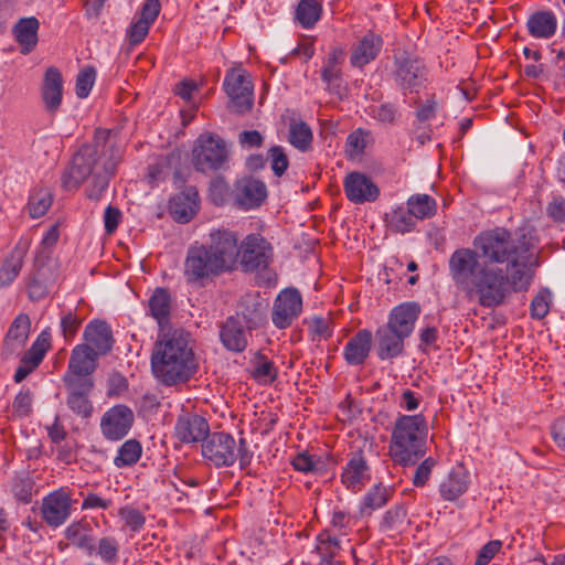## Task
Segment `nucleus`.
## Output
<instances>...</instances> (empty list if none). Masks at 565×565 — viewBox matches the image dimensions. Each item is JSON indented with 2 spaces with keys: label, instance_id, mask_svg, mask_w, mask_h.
Instances as JSON below:
<instances>
[{
  "label": "nucleus",
  "instance_id": "obj_21",
  "mask_svg": "<svg viewBox=\"0 0 565 565\" xmlns=\"http://www.w3.org/2000/svg\"><path fill=\"white\" fill-rule=\"evenodd\" d=\"M209 423L198 414L179 416L174 427L177 438L184 444L202 441L209 436Z\"/></svg>",
  "mask_w": 565,
  "mask_h": 565
},
{
  "label": "nucleus",
  "instance_id": "obj_10",
  "mask_svg": "<svg viewBox=\"0 0 565 565\" xmlns=\"http://www.w3.org/2000/svg\"><path fill=\"white\" fill-rule=\"evenodd\" d=\"M237 242V236L228 230L218 228L209 234L206 247L225 271L233 269L237 262L239 254Z\"/></svg>",
  "mask_w": 565,
  "mask_h": 565
},
{
  "label": "nucleus",
  "instance_id": "obj_22",
  "mask_svg": "<svg viewBox=\"0 0 565 565\" xmlns=\"http://www.w3.org/2000/svg\"><path fill=\"white\" fill-rule=\"evenodd\" d=\"M426 68L418 58H405L397 62L395 81L404 89L415 92L426 82Z\"/></svg>",
  "mask_w": 565,
  "mask_h": 565
},
{
  "label": "nucleus",
  "instance_id": "obj_58",
  "mask_svg": "<svg viewBox=\"0 0 565 565\" xmlns=\"http://www.w3.org/2000/svg\"><path fill=\"white\" fill-rule=\"evenodd\" d=\"M82 320L73 312H67L61 318V331L66 341L72 340L76 334Z\"/></svg>",
  "mask_w": 565,
  "mask_h": 565
},
{
  "label": "nucleus",
  "instance_id": "obj_48",
  "mask_svg": "<svg viewBox=\"0 0 565 565\" xmlns=\"http://www.w3.org/2000/svg\"><path fill=\"white\" fill-rule=\"evenodd\" d=\"M291 466L295 470L303 473L322 472L324 470V461L308 451L297 454L291 460Z\"/></svg>",
  "mask_w": 565,
  "mask_h": 565
},
{
  "label": "nucleus",
  "instance_id": "obj_39",
  "mask_svg": "<svg viewBox=\"0 0 565 565\" xmlns=\"http://www.w3.org/2000/svg\"><path fill=\"white\" fill-rule=\"evenodd\" d=\"M70 394L67 396L68 407L81 417H89L93 411V405L88 399V394L93 387H86L84 385H66Z\"/></svg>",
  "mask_w": 565,
  "mask_h": 565
},
{
  "label": "nucleus",
  "instance_id": "obj_31",
  "mask_svg": "<svg viewBox=\"0 0 565 565\" xmlns=\"http://www.w3.org/2000/svg\"><path fill=\"white\" fill-rule=\"evenodd\" d=\"M377 335V354L381 360L392 359L402 354L405 337L392 331L388 327L381 328Z\"/></svg>",
  "mask_w": 565,
  "mask_h": 565
},
{
  "label": "nucleus",
  "instance_id": "obj_25",
  "mask_svg": "<svg viewBox=\"0 0 565 565\" xmlns=\"http://www.w3.org/2000/svg\"><path fill=\"white\" fill-rule=\"evenodd\" d=\"M199 193L194 188H188L174 195L170 201V213L180 223L189 222L198 212Z\"/></svg>",
  "mask_w": 565,
  "mask_h": 565
},
{
  "label": "nucleus",
  "instance_id": "obj_29",
  "mask_svg": "<svg viewBox=\"0 0 565 565\" xmlns=\"http://www.w3.org/2000/svg\"><path fill=\"white\" fill-rule=\"evenodd\" d=\"M40 22L34 17L20 19L12 29L15 41L21 46V53L26 55L31 53L39 41L38 31Z\"/></svg>",
  "mask_w": 565,
  "mask_h": 565
},
{
  "label": "nucleus",
  "instance_id": "obj_11",
  "mask_svg": "<svg viewBox=\"0 0 565 565\" xmlns=\"http://www.w3.org/2000/svg\"><path fill=\"white\" fill-rule=\"evenodd\" d=\"M302 312V297L296 288L282 289L274 300L271 321L278 329H286Z\"/></svg>",
  "mask_w": 565,
  "mask_h": 565
},
{
  "label": "nucleus",
  "instance_id": "obj_60",
  "mask_svg": "<svg viewBox=\"0 0 565 565\" xmlns=\"http://www.w3.org/2000/svg\"><path fill=\"white\" fill-rule=\"evenodd\" d=\"M502 542L493 540L484 544L479 551L475 565H488L490 561L499 553Z\"/></svg>",
  "mask_w": 565,
  "mask_h": 565
},
{
  "label": "nucleus",
  "instance_id": "obj_64",
  "mask_svg": "<svg viewBox=\"0 0 565 565\" xmlns=\"http://www.w3.org/2000/svg\"><path fill=\"white\" fill-rule=\"evenodd\" d=\"M263 136L257 130H245L238 135V142L243 148H259L263 145Z\"/></svg>",
  "mask_w": 565,
  "mask_h": 565
},
{
  "label": "nucleus",
  "instance_id": "obj_42",
  "mask_svg": "<svg viewBox=\"0 0 565 565\" xmlns=\"http://www.w3.org/2000/svg\"><path fill=\"white\" fill-rule=\"evenodd\" d=\"M52 193L46 188L34 189L28 202V211L32 218H39L46 214L52 205Z\"/></svg>",
  "mask_w": 565,
  "mask_h": 565
},
{
  "label": "nucleus",
  "instance_id": "obj_17",
  "mask_svg": "<svg viewBox=\"0 0 565 565\" xmlns=\"http://www.w3.org/2000/svg\"><path fill=\"white\" fill-rule=\"evenodd\" d=\"M161 10L159 0H147L127 30L126 38L130 45L140 44L149 33Z\"/></svg>",
  "mask_w": 565,
  "mask_h": 565
},
{
  "label": "nucleus",
  "instance_id": "obj_1",
  "mask_svg": "<svg viewBox=\"0 0 565 565\" xmlns=\"http://www.w3.org/2000/svg\"><path fill=\"white\" fill-rule=\"evenodd\" d=\"M535 244V231L527 224L514 233L504 227L480 232L475 249L459 248L450 255L449 275L467 297H477L482 307H498L512 292L530 287Z\"/></svg>",
  "mask_w": 565,
  "mask_h": 565
},
{
  "label": "nucleus",
  "instance_id": "obj_30",
  "mask_svg": "<svg viewBox=\"0 0 565 565\" xmlns=\"http://www.w3.org/2000/svg\"><path fill=\"white\" fill-rule=\"evenodd\" d=\"M29 241H20L12 253L7 257L0 267V287L4 288L10 286L21 271L23 259L26 249L29 248Z\"/></svg>",
  "mask_w": 565,
  "mask_h": 565
},
{
  "label": "nucleus",
  "instance_id": "obj_5",
  "mask_svg": "<svg viewBox=\"0 0 565 565\" xmlns=\"http://www.w3.org/2000/svg\"><path fill=\"white\" fill-rule=\"evenodd\" d=\"M202 455L215 467H230L239 459L242 467L249 465L252 452L248 450L244 438L236 445L234 437L227 433H213L206 437L202 445Z\"/></svg>",
  "mask_w": 565,
  "mask_h": 565
},
{
  "label": "nucleus",
  "instance_id": "obj_45",
  "mask_svg": "<svg viewBox=\"0 0 565 565\" xmlns=\"http://www.w3.org/2000/svg\"><path fill=\"white\" fill-rule=\"evenodd\" d=\"M141 454L140 443L129 439L119 447L117 456L114 458V465L117 468L132 466L140 459Z\"/></svg>",
  "mask_w": 565,
  "mask_h": 565
},
{
  "label": "nucleus",
  "instance_id": "obj_35",
  "mask_svg": "<svg viewBox=\"0 0 565 565\" xmlns=\"http://www.w3.org/2000/svg\"><path fill=\"white\" fill-rule=\"evenodd\" d=\"M31 331V320L28 315L20 313L12 321L7 335L6 343L12 350L21 349L25 345Z\"/></svg>",
  "mask_w": 565,
  "mask_h": 565
},
{
  "label": "nucleus",
  "instance_id": "obj_4",
  "mask_svg": "<svg viewBox=\"0 0 565 565\" xmlns=\"http://www.w3.org/2000/svg\"><path fill=\"white\" fill-rule=\"evenodd\" d=\"M427 422L423 415H401L397 417L390 444V456L403 467L415 465L425 454Z\"/></svg>",
  "mask_w": 565,
  "mask_h": 565
},
{
  "label": "nucleus",
  "instance_id": "obj_27",
  "mask_svg": "<svg viewBox=\"0 0 565 565\" xmlns=\"http://www.w3.org/2000/svg\"><path fill=\"white\" fill-rule=\"evenodd\" d=\"M63 98V78L61 72L55 67L46 70L42 85V99L46 110L55 113Z\"/></svg>",
  "mask_w": 565,
  "mask_h": 565
},
{
  "label": "nucleus",
  "instance_id": "obj_19",
  "mask_svg": "<svg viewBox=\"0 0 565 565\" xmlns=\"http://www.w3.org/2000/svg\"><path fill=\"white\" fill-rule=\"evenodd\" d=\"M344 192L349 201L355 204L373 202L380 195L377 185L365 174L349 173L344 179Z\"/></svg>",
  "mask_w": 565,
  "mask_h": 565
},
{
  "label": "nucleus",
  "instance_id": "obj_56",
  "mask_svg": "<svg viewBox=\"0 0 565 565\" xmlns=\"http://www.w3.org/2000/svg\"><path fill=\"white\" fill-rule=\"evenodd\" d=\"M552 296L547 290H541L531 301V316L535 319L544 318L550 311Z\"/></svg>",
  "mask_w": 565,
  "mask_h": 565
},
{
  "label": "nucleus",
  "instance_id": "obj_38",
  "mask_svg": "<svg viewBox=\"0 0 565 565\" xmlns=\"http://www.w3.org/2000/svg\"><path fill=\"white\" fill-rule=\"evenodd\" d=\"M385 222L387 227L396 233L405 234L414 231L417 221L411 213L408 206H397L386 213Z\"/></svg>",
  "mask_w": 565,
  "mask_h": 565
},
{
  "label": "nucleus",
  "instance_id": "obj_36",
  "mask_svg": "<svg viewBox=\"0 0 565 565\" xmlns=\"http://www.w3.org/2000/svg\"><path fill=\"white\" fill-rule=\"evenodd\" d=\"M52 345L51 328L43 329L36 337L31 348L22 356V361L33 367L34 370L43 361L45 354Z\"/></svg>",
  "mask_w": 565,
  "mask_h": 565
},
{
  "label": "nucleus",
  "instance_id": "obj_2",
  "mask_svg": "<svg viewBox=\"0 0 565 565\" xmlns=\"http://www.w3.org/2000/svg\"><path fill=\"white\" fill-rule=\"evenodd\" d=\"M121 157L122 149L110 139V131L97 129L93 143L83 146L73 157L71 167L63 174V186L73 190L89 181L88 198L98 199L107 189Z\"/></svg>",
  "mask_w": 565,
  "mask_h": 565
},
{
  "label": "nucleus",
  "instance_id": "obj_16",
  "mask_svg": "<svg viewBox=\"0 0 565 565\" xmlns=\"http://www.w3.org/2000/svg\"><path fill=\"white\" fill-rule=\"evenodd\" d=\"M371 479V467L361 452H356L350 457L340 473L341 484L352 493L362 491Z\"/></svg>",
  "mask_w": 565,
  "mask_h": 565
},
{
  "label": "nucleus",
  "instance_id": "obj_13",
  "mask_svg": "<svg viewBox=\"0 0 565 565\" xmlns=\"http://www.w3.org/2000/svg\"><path fill=\"white\" fill-rule=\"evenodd\" d=\"M238 257L246 270L265 268L271 260L269 243L259 234L247 235L238 246Z\"/></svg>",
  "mask_w": 565,
  "mask_h": 565
},
{
  "label": "nucleus",
  "instance_id": "obj_49",
  "mask_svg": "<svg viewBox=\"0 0 565 565\" xmlns=\"http://www.w3.org/2000/svg\"><path fill=\"white\" fill-rule=\"evenodd\" d=\"M96 81V71L94 67L86 66L79 71L76 77L75 92L78 98H86Z\"/></svg>",
  "mask_w": 565,
  "mask_h": 565
},
{
  "label": "nucleus",
  "instance_id": "obj_12",
  "mask_svg": "<svg viewBox=\"0 0 565 565\" xmlns=\"http://www.w3.org/2000/svg\"><path fill=\"white\" fill-rule=\"evenodd\" d=\"M257 326L253 319L245 315L237 313L227 318L220 331V339L223 345L233 352H243L248 345L249 331Z\"/></svg>",
  "mask_w": 565,
  "mask_h": 565
},
{
  "label": "nucleus",
  "instance_id": "obj_61",
  "mask_svg": "<svg viewBox=\"0 0 565 565\" xmlns=\"http://www.w3.org/2000/svg\"><path fill=\"white\" fill-rule=\"evenodd\" d=\"M406 516V512L402 507H395L387 510L383 516L382 526L386 530L396 527L402 524Z\"/></svg>",
  "mask_w": 565,
  "mask_h": 565
},
{
  "label": "nucleus",
  "instance_id": "obj_43",
  "mask_svg": "<svg viewBox=\"0 0 565 565\" xmlns=\"http://www.w3.org/2000/svg\"><path fill=\"white\" fill-rule=\"evenodd\" d=\"M317 542V551L321 556L320 565H340L334 559L340 548V541L329 532H323L318 535Z\"/></svg>",
  "mask_w": 565,
  "mask_h": 565
},
{
  "label": "nucleus",
  "instance_id": "obj_8",
  "mask_svg": "<svg viewBox=\"0 0 565 565\" xmlns=\"http://www.w3.org/2000/svg\"><path fill=\"white\" fill-rule=\"evenodd\" d=\"M223 271L225 270L210 254L206 245H193L189 248L184 262V276L189 282H203Z\"/></svg>",
  "mask_w": 565,
  "mask_h": 565
},
{
  "label": "nucleus",
  "instance_id": "obj_37",
  "mask_svg": "<svg viewBox=\"0 0 565 565\" xmlns=\"http://www.w3.org/2000/svg\"><path fill=\"white\" fill-rule=\"evenodd\" d=\"M52 345L51 328L43 329L36 337L31 348L22 356V361L33 367L34 370L43 361L45 354Z\"/></svg>",
  "mask_w": 565,
  "mask_h": 565
},
{
  "label": "nucleus",
  "instance_id": "obj_6",
  "mask_svg": "<svg viewBox=\"0 0 565 565\" xmlns=\"http://www.w3.org/2000/svg\"><path fill=\"white\" fill-rule=\"evenodd\" d=\"M228 160L225 140L214 132L201 134L192 149V163L198 171L222 169Z\"/></svg>",
  "mask_w": 565,
  "mask_h": 565
},
{
  "label": "nucleus",
  "instance_id": "obj_47",
  "mask_svg": "<svg viewBox=\"0 0 565 565\" xmlns=\"http://www.w3.org/2000/svg\"><path fill=\"white\" fill-rule=\"evenodd\" d=\"M66 539L74 546L84 550L88 555H93L96 551L93 537L79 524H71L65 530Z\"/></svg>",
  "mask_w": 565,
  "mask_h": 565
},
{
  "label": "nucleus",
  "instance_id": "obj_55",
  "mask_svg": "<svg viewBox=\"0 0 565 565\" xmlns=\"http://www.w3.org/2000/svg\"><path fill=\"white\" fill-rule=\"evenodd\" d=\"M270 167L277 177H281L288 169L289 161L281 146H274L268 151Z\"/></svg>",
  "mask_w": 565,
  "mask_h": 565
},
{
  "label": "nucleus",
  "instance_id": "obj_40",
  "mask_svg": "<svg viewBox=\"0 0 565 565\" xmlns=\"http://www.w3.org/2000/svg\"><path fill=\"white\" fill-rule=\"evenodd\" d=\"M406 205L416 221L430 218L437 212V202L428 194H413L407 199Z\"/></svg>",
  "mask_w": 565,
  "mask_h": 565
},
{
  "label": "nucleus",
  "instance_id": "obj_32",
  "mask_svg": "<svg viewBox=\"0 0 565 565\" xmlns=\"http://www.w3.org/2000/svg\"><path fill=\"white\" fill-rule=\"evenodd\" d=\"M526 26L533 38L547 39L554 35L557 19L551 11H536L529 17Z\"/></svg>",
  "mask_w": 565,
  "mask_h": 565
},
{
  "label": "nucleus",
  "instance_id": "obj_20",
  "mask_svg": "<svg viewBox=\"0 0 565 565\" xmlns=\"http://www.w3.org/2000/svg\"><path fill=\"white\" fill-rule=\"evenodd\" d=\"M420 315V307L414 301L403 302L394 307L388 316L387 324L392 331L408 338Z\"/></svg>",
  "mask_w": 565,
  "mask_h": 565
},
{
  "label": "nucleus",
  "instance_id": "obj_33",
  "mask_svg": "<svg viewBox=\"0 0 565 565\" xmlns=\"http://www.w3.org/2000/svg\"><path fill=\"white\" fill-rule=\"evenodd\" d=\"M469 473L463 469L452 470L440 483V495L447 501H455L461 497L469 487Z\"/></svg>",
  "mask_w": 565,
  "mask_h": 565
},
{
  "label": "nucleus",
  "instance_id": "obj_15",
  "mask_svg": "<svg viewBox=\"0 0 565 565\" xmlns=\"http://www.w3.org/2000/svg\"><path fill=\"white\" fill-rule=\"evenodd\" d=\"M71 512L72 498L65 488L52 491L42 500V518L52 527H58L64 524L70 518Z\"/></svg>",
  "mask_w": 565,
  "mask_h": 565
},
{
  "label": "nucleus",
  "instance_id": "obj_28",
  "mask_svg": "<svg viewBox=\"0 0 565 565\" xmlns=\"http://www.w3.org/2000/svg\"><path fill=\"white\" fill-rule=\"evenodd\" d=\"M372 347L371 331L363 329L355 333L345 344L343 356L349 365H361L367 359Z\"/></svg>",
  "mask_w": 565,
  "mask_h": 565
},
{
  "label": "nucleus",
  "instance_id": "obj_41",
  "mask_svg": "<svg viewBox=\"0 0 565 565\" xmlns=\"http://www.w3.org/2000/svg\"><path fill=\"white\" fill-rule=\"evenodd\" d=\"M288 141L301 152L311 150L313 141L311 128L303 121L291 122L289 126Z\"/></svg>",
  "mask_w": 565,
  "mask_h": 565
},
{
  "label": "nucleus",
  "instance_id": "obj_23",
  "mask_svg": "<svg viewBox=\"0 0 565 565\" xmlns=\"http://www.w3.org/2000/svg\"><path fill=\"white\" fill-rule=\"evenodd\" d=\"M267 196L264 182L256 179H243L235 185V200L243 210L258 207Z\"/></svg>",
  "mask_w": 565,
  "mask_h": 565
},
{
  "label": "nucleus",
  "instance_id": "obj_26",
  "mask_svg": "<svg viewBox=\"0 0 565 565\" xmlns=\"http://www.w3.org/2000/svg\"><path fill=\"white\" fill-rule=\"evenodd\" d=\"M85 345L97 354H106L113 347V332L105 321H90L84 330Z\"/></svg>",
  "mask_w": 565,
  "mask_h": 565
},
{
  "label": "nucleus",
  "instance_id": "obj_52",
  "mask_svg": "<svg viewBox=\"0 0 565 565\" xmlns=\"http://www.w3.org/2000/svg\"><path fill=\"white\" fill-rule=\"evenodd\" d=\"M118 543L114 537H103L97 544V555L109 564H115L118 561Z\"/></svg>",
  "mask_w": 565,
  "mask_h": 565
},
{
  "label": "nucleus",
  "instance_id": "obj_59",
  "mask_svg": "<svg viewBox=\"0 0 565 565\" xmlns=\"http://www.w3.org/2000/svg\"><path fill=\"white\" fill-rule=\"evenodd\" d=\"M309 331L319 339H328L332 334L331 320L329 318L313 317L309 322Z\"/></svg>",
  "mask_w": 565,
  "mask_h": 565
},
{
  "label": "nucleus",
  "instance_id": "obj_34",
  "mask_svg": "<svg viewBox=\"0 0 565 565\" xmlns=\"http://www.w3.org/2000/svg\"><path fill=\"white\" fill-rule=\"evenodd\" d=\"M393 490L383 483H376L363 495L359 512L361 515H371L375 510L385 507L392 495Z\"/></svg>",
  "mask_w": 565,
  "mask_h": 565
},
{
  "label": "nucleus",
  "instance_id": "obj_3",
  "mask_svg": "<svg viewBox=\"0 0 565 565\" xmlns=\"http://www.w3.org/2000/svg\"><path fill=\"white\" fill-rule=\"evenodd\" d=\"M153 375L166 385L188 381L198 369L194 353L182 333L159 341L151 355Z\"/></svg>",
  "mask_w": 565,
  "mask_h": 565
},
{
  "label": "nucleus",
  "instance_id": "obj_51",
  "mask_svg": "<svg viewBox=\"0 0 565 565\" xmlns=\"http://www.w3.org/2000/svg\"><path fill=\"white\" fill-rule=\"evenodd\" d=\"M118 515L132 532L140 531L146 522L143 514L139 510L128 505L120 508Z\"/></svg>",
  "mask_w": 565,
  "mask_h": 565
},
{
  "label": "nucleus",
  "instance_id": "obj_53",
  "mask_svg": "<svg viewBox=\"0 0 565 565\" xmlns=\"http://www.w3.org/2000/svg\"><path fill=\"white\" fill-rule=\"evenodd\" d=\"M437 465L434 457L425 458L416 468L412 482L415 487H424L430 479L431 472Z\"/></svg>",
  "mask_w": 565,
  "mask_h": 565
},
{
  "label": "nucleus",
  "instance_id": "obj_54",
  "mask_svg": "<svg viewBox=\"0 0 565 565\" xmlns=\"http://www.w3.org/2000/svg\"><path fill=\"white\" fill-rule=\"evenodd\" d=\"M367 142V134L358 129L351 132L347 138V153L351 158H355L363 153Z\"/></svg>",
  "mask_w": 565,
  "mask_h": 565
},
{
  "label": "nucleus",
  "instance_id": "obj_62",
  "mask_svg": "<svg viewBox=\"0 0 565 565\" xmlns=\"http://www.w3.org/2000/svg\"><path fill=\"white\" fill-rule=\"evenodd\" d=\"M396 110L390 104L370 106V115L382 122H392L395 118Z\"/></svg>",
  "mask_w": 565,
  "mask_h": 565
},
{
  "label": "nucleus",
  "instance_id": "obj_24",
  "mask_svg": "<svg viewBox=\"0 0 565 565\" xmlns=\"http://www.w3.org/2000/svg\"><path fill=\"white\" fill-rule=\"evenodd\" d=\"M382 38L369 32L351 49L350 63L354 67H363L376 58L382 50Z\"/></svg>",
  "mask_w": 565,
  "mask_h": 565
},
{
  "label": "nucleus",
  "instance_id": "obj_9",
  "mask_svg": "<svg viewBox=\"0 0 565 565\" xmlns=\"http://www.w3.org/2000/svg\"><path fill=\"white\" fill-rule=\"evenodd\" d=\"M97 355L98 354L92 351L88 345L77 344L74 347L68 361L67 372L64 375L65 384L73 386L84 385L86 387H93L94 383L90 374L96 369Z\"/></svg>",
  "mask_w": 565,
  "mask_h": 565
},
{
  "label": "nucleus",
  "instance_id": "obj_44",
  "mask_svg": "<svg viewBox=\"0 0 565 565\" xmlns=\"http://www.w3.org/2000/svg\"><path fill=\"white\" fill-rule=\"evenodd\" d=\"M150 315L161 324L170 313V296L163 288L154 290L148 301Z\"/></svg>",
  "mask_w": 565,
  "mask_h": 565
},
{
  "label": "nucleus",
  "instance_id": "obj_7",
  "mask_svg": "<svg viewBox=\"0 0 565 565\" xmlns=\"http://www.w3.org/2000/svg\"><path fill=\"white\" fill-rule=\"evenodd\" d=\"M224 90L230 98L232 111L244 114L252 109L254 104V85L248 72L242 67L230 70L224 78Z\"/></svg>",
  "mask_w": 565,
  "mask_h": 565
},
{
  "label": "nucleus",
  "instance_id": "obj_14",
  "mask_svg": "<svg viewBox=\"0 0 565 565\" xmlns=\"http://www.w3.org/2000/svg\"><path fill=\"white\" fill-rule=\"evenodd\" d=\"M135 416L126 405H115L106 411L100 419V430L107 440L117 441L128 435Z\"/></svg>",
  "mask_w": 565,
  "mask_h": 565
},
{
  "label": "nucleus",
  "instance_id": "obj_57",
  "mask_svg": "<svg viewBox=\"0 0 565 565\" xmlns=\"http://www.w3.org/2000/svg\"><path fill=\"white\" fill-rule=\"evenodd\" d=\"M253 376L259 383L270 384L277 377V369L270 361H259L253 371Z\"/></svg>",
  "mask_w": 565,
  "mask_h": 565
},
{
  "label": "nucleus",
  "instance_id": "obj_46",
  "mask_svg": "<svg viewBox=\"0 0 565 565\" xmlns=\"http://www.w3.org/2000/svg\"><path fill=\"white\" fill-rule=\"evenodd\" d=\"M321 7L317 0H301L296 10V18L305 29H311L320 19Z\"/></svg>",
  "mask_w": 565,
  "mask_h": 565
},
{
  "label": "nucleus",
  "instance_id": "obj_63",
  "mask_svg": "<svg viewBox=\"0 0 565 565\" xmlns=\"http://www.w3.org/2000/svg\"><path fill=\"white\" fill-rule=\"evenodd\" d=\"M32 397L29 391H21L13 401V409L18 415L26 416L31 412Z\"/></svg>",
  "mask_w": 565,
  "mask_h": 565
},
{
  "label": "nucleus",
  "instance_id": "obj_18",
  "mask_svg": "<svg viewBox=\"0 0 565 565\" xmlns=\"http://www.w3.org/2000/svg\"><path fill=\"white\" fill-rule=\"evenodd\" d=\"M343 60L344 51L340 47H334L323 60L321 68V78L327 85V89L338 96H342L347 89L341 71Z\"/></svg>",
  "mask_w": 565,
  "mask_h": 565
},
{
  "label": "nucleus",
  "instance_id": "obj_50",
  "mask_svg": "<svg viewBox=\"0 0 565 565\" xmlns=\"http://www.w3.org/2000/svg\"><path fill=\"white\" fill-rule=\"evenodd\" d=\"M32 491L33 480L29 476H19L12 480L11 492L18 501L29 503L32 499Z\"/></svg>",
  "mask_w": 565,
  "mask_h": 565
}]
</instances>
